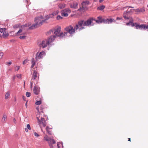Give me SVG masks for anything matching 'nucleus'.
I'll list each match as a JSON object with an SVG mask.
<instances>
[{
    "label": "nucleus",
    "instance_id": "1",
    "mask_svg": "<svg viewBox=\"0 0 148 148\" xmlns=\"http://www.w3.org/2000/svg\"><path fill=\"white\" fill-rule=\"evenodd\" d=\"M55 38V36H51L48 39L43 40L40 43L38 42V45L40 47L43 48H45L54 41Z\"/></svg>",
    "mask_w": 148,
    "mask_h": 148
},
{
    "label": "nucleus",
    "instance_id": "2",
    "mask_svg": "<svg viewBox=\"0 0 148 148\" xmlns=\"http://www.w3.org/2000/svg\"><path fill=\"white\" fill-rule=\"evenodd\" d=\"M42 19H43V17L42 16L36 17L34 21L36 22L35 24L32 25L29 28V29H33L37 27L38 26H41V25H39V24L40 22L42 21H41V20Z\"/></svg>",
    "mask_w": 148,
    "mask_h": 148
},
{
    "label": "nucleus",
    "instance_id": "3",
    "mask_svg": "<svg viewBox=\"0 0 148 148\" xmlns=\"http://www.w3.org/2000/svg\"><path fill=\"white\" fill-rule=\"evenodd\" d=\"M78 25H76L74 28L72 26L70 25L66 27L65 29L67 32V33L72 34H74L75 32V30L78 29Z\"/></svg>",
    "mask_w": 148,
    "mask_h": 148
},
{
    "label": "nucleus",
    "instance_id": "4",
    "mask_svg": "<svg viewBox=\"0 0 148 148\" xmlns=\"http://www.w3.org/2000/svg\"><path fill=\"white\" fill-rule=\"evenodd\" d=\"M38 122V124L40 125V126L41 128V130L44 133L42 128L41 127V126H42L43 127H45L46 126L47 123L46 121L45 120V119L42 117H41L40 119L38 117H37Z\"/></svg>",
    "mask_w": 148,
    "mask_h": 148
},
{
    "label": "nucleus",
    "instance_id": "5",
    "mask_svg": "<svg viewBox=\"0 0 148 148\" xmlns=\"http://www.w3.org/2000/svg\"><path fill=\"white\" fill-rule=\"evenodd\" d=\"M44 138L45 140L48 141L50 148H53L52 144H55L56 143L54 140L50 138H49L46 135L44 136Z\"/></svg>",
    "mask_w": 148,
    "mask_h": 148
},
{
    "label": "nucleus",
    "instance_id": "6",
    "mask_svg": "<svg viewBox=\"0 0 148 148\" xmlns=\"http://www.w3.org/2000/svg\"><path fill=\"white\" fill-rule=\"evenodd\" d=\"M89 1H86L83 2L81 4L82 6L80 7L78 10V11H85L88 8V5L89 4Z\"/></svg>",
    "mask_w": 148,
    "mask_h": 148
},
{
    "label": "nucleus",
    "instance_id": "7",
    "mask_svg": "<svg viewBox=\"0 0 148 148\" xmlns=\"http://www.w3.org/2000/svg\"><path fill=\"white\" fill-rule=\"evenodd\" d=\"M85 23V21L83 20L78 21V24H76V25H78L79 31H80L85 28L84 27L86 26Z\"/></svg>",
    "mask_w": 148,
    "mask_h": 148
},
{
    "label": "nucleus",
    "instance_id": "8",
    "mask_svg": "<svg viewBox=\"0 0 148 148\" xmlns=\"http://www.w3.org/2000/svg\"><path fill=\"white\" fill-rule=\"evenodd\" d=\"M58 12H57L56 13H53L52 14H49L46 16V18L44 20H42L39 23V25H42V24L45 22V21L48 19H49L50 18H52L53 16L56 15V14H58Z\"/></svg>",
    "mask_w": 148,
    "mask_h": 148
},
{
    "label": "nucleus",
    "instance_id": "9",
    "mask_svg": "<svg viewBox=\"0 0 148 148\" xmlns=\"http://www.w3.org/2000/svg\"><path fill=\"white\" fill-rule=\"evenodd\" d=\"M94 21H95V19L93 18H90L86 21H85L86 26L93 25L94 23Z\"/></svg>",
    "mask_w": 148,
    "mask_h": 148
},
{
    "label": "nucleus",
    "instance_id": "10",
    "mask_svg": "<svg viewBox=\"0 0 148 148\" xmlns=\"http://www.w3.org/2000/svg\"><path fill=\"white\" fill-rule=\"evenodd\" d=\"M61 30V28L60 27H58L56 29L54 30H51L50 31V32L51 33V32H53L54 31V33L55 34V35H54L55 36V38L57 37H58L59 36V34H60V32Z\"/></svg>",
    "mask_w": 148,
    "mask_h": 148
},
{
    "label": "nucleus",
    "instance_id": "11",
    "mask_svg": "<svg viewBox=\"0 0 148 148\" xmlns=\"http://www.w3.org/2000/svg\"><path fill=\"white\" fill-rule=\"evenodd\" d=\"M71 10L68 8H67L62 10L61 11V14L62 16L66 17L68 16V13H70Z\"/></svg>",
    "mask_w": 148,
    "mask_h": 148
},
{
    "label": "nucleus",
    "instance_id": "12",
    "mask_svg": "<svg viewBox=\"0 0 148 148\" xmlns=\"http://www.w3.org/2000/svg\"><path fill=\"white\" fill-rule=\"evenodd\" d=\"M133 10L130 9L129 10L128 9L127 11H125L123 14V17L125 19H130V17L128 16V14H130L131 12H132V11Z\"/></svg>",
    "mask_w": 148,
    "mask_h": 148
},
{
    "label": "nucleus",
    "instance_id": "13",
    "mask_svg": "<svg viewBox=\"0 0 148 148\" xmlns=\"http://www.w3.org/2000/svg\"><path fill=\"white\" fill-rule=\"evenodd\" d=\"M45 55V52L44 51H42L40 52L39 54L38 53L36 54V58L37 59H40L43 58Z\"/></svg>",
    "mask_w": 148,
    "mask_h": 148
},
{
    "label": "nucleus",
    "instance_id": "14",
    "mask_svg": "<svg viewBox=\"0 0 148 148\" xmlns=\"http://www.w3.org/2000/svg\"><path fill=\"white\" fill-rule=\"evenodd\" d=\"M38 73L36 71L34 70L32 74V77L31 79L32 81H33L36 80V78L37 77Z\"/></svg>",
    "mask_w": 148,
    "mask_h": 148
},
{
    "label": "nucleus",
    "instance_id": "15",
    "mask_svg": "<svg viewBox=\"0 0 148 148\" xmlns=\"http://www.w3.org/2000/svg\"><path fill=\"white\" fill-rule=\"evenodd\" d=\"M33 92L36 95H38L40 92L39 88L37 86H35L33 89Z\"/></svg>",
    "mask_w": 148,
    "mask_h": 148
},
{
    "label": "nucleus",
    "instance_id": "16",
    "mask_svg": "<svg viewBox=\"0 0 148 148\" xmlns=\"http://www.w3.org/2000/svg\"><path fill=\"white\" fill-rule=\"evenodd\" d=\"M145 11V9L144 7L139 8L136 10V12H143Z\"/></svg>",
    "mask_w": 148,
    "mask_h": 148
},
{
    "label": "nucleus",
    "instance_id": "17",
    "mask_svg": "<svg viewBox=\"0 0 148 148\" xmlns=\"http://www.w3.org/2000/svg\"><path fill=\"white\" fill-rule=\"evenodd\" d=\"M113 20L114 19L112 18L107 19L106 20H104L103 22L104 23L109 24L112 23Z\"/></svg>",
    "mask_w": 148,
    "mask_h": 148
},
{
    "label": "nucleus",
    "instance_id": "18",
    "mask_svg": "<svg viewBox=\"0 0 148 148\" xmlns=\"http://www.w3.org/2000/svg\"><path fill=\"white\" fill-rule=\"evenodd\" d=\"M98 19L97 20H95V21H94V23L95 22L96 23H102L103 22L104 20H102L101 18L100 17H98Z\"/></svg>",
    "mask_w": 148,
    "mask_h": 148
},
{
    "label": "nucleus",
    "instance_id": "19",
    "mask_svg": "<svg viewBox=\"0 0 148 148\" xmlns=\"http://www.w3.org/2000/svg\"><path fill=\"white\" fill-rule=\"evenodd\" d=\"M52 129V127L51 126L50 127L49 126H47L46 128V131L48 134L50 135L51 134V132L50 130L51 129Z\"/></svg>",
    "mask_w": 148,
    "mask_h": 148
},
{
    "label": "nucleus",
    "instance_id": "20",
    "mask_svg": "<svg viewBox=\"0 0 148 148\" xmlns=\"http://www.w3.org/2000/svg\"><path fill=\"white\" fill-rule=\"evenodd\" d=\"M67 34V32H65L64 33L62 32L60 33L59 34V37H60V38H61L64 37H65L66 35Z\"/></svg>",
    "mask_w": 148,
    "mask_h": 148
},
{
    "label": "nucleus",
    "instance_id": "21",
    "mask_svg": "<svg viewBox=\"0 0 148 148\" xmlns=\"http://www.w3.org/2000/svg\"><path fill=\"white\" fill-rule=\"evenodd\" d=\"M77 5L78 3H75L71 4L70 7L72 8H75Z\"/></svg>",
    "mask_w": 148,
    "mask_h": 148
},
{
    "label": "nucleus",
    "instance_id": "22",
    "mask_svg": "<svg viewBox=\"0 0 148 148\" xmlns=\"http://www.w3.org/2000/svg\"><path fill=\"white\" fill-rule=\"evenodd\" d=\"M32 65L31 66V68H32L36 64L34 58H32Z\"/></svg>",
    "mask_w": 148,
    "mask_h": 148
},
{
    "label": "nucleus",
    "instance_id": "23",
    "mask_svg": "<svg viewBox=\"0 0 148 148\" xmlns=\"http://www.w3.org/2000/svg\"><path fill=\"white\" fill-rule=\"evenodd\" d=\"M60 9H62L65 7V5L64 4H60L58 5Z\"/></svg>",
    "mask_w": 148,
    "mask_h": 148
},
{
    "label": "nucleus",
    "instance_id": "24",
    "mask_svg": "<svg viewBox=\"0 0 148 148\" xmlns=\"http://www.w3.org/2000/svg\"><path fill=\"white\" fill-rule=\"evenodd\" d=\"M105 6L104 5H102L98 7L97 9L100 10H102L104 9Z\"/></svg>",
    "mask_w": 148,
    "mask_h": 148
},
{
    "label": "nucleus",
    "instance_id": "25",
    "mask_svg": "<svg viewBox=\"0 0 148 148\" xmlns=\"http://www.w3.org/2000/svg\"><path fill=\"white\" fill-rule=\"evenodd\" d=\"M7 116L5 115H3V118L2 119V121L3 122L6 120Z\"/></svg>",
    "mask_w": 148,
    "mask_h": 148
},
{
    "label": "nucleus",
    "instance_id": "26",
    "mask_svg": "<svg viewBox=\"0 0 148 148\" xmlns=\"http://www.w3.org/2000/svg\"><path fill=\"white\" fill-rule=\"evenodd\" d=\"M9 35L8 33L6 32H4L3 34V37H6Z\"/></svg>",
    "mask_w": 148,
    "mask_h": 148
},
{
    "label": "nucleus",
    "instance_id": "27",
    "mask_svg": "<svg viewBox=\"0 0 148 148\" xmlns=\"http://www.w3.org/2000/svg\"><path fill=\"white\" fill-rule=\"evenodd\" d=\"M10 95V93L9 92H7L5 95V99H8Z\"/></svg>",
    "mask_w": 148,
    "mask_h": 148
},
{
    "label": "nucleus",
    "instance_id": "28",
    "mask_svg": "<svg viewBox=\"0 0 148 148\" xmlns=\"http://www.w3.org/2000/svg\"><path fill=\"white\" fill-rule=\"evenodd\" d=\"M34 83V84H37V82L36 81V82H35L34 81H32L31 80V82H30V85H31V88H32V86H33V83Z\"/></svg>",
    "mask_w": 148,
    "mask_h": 148
},
{
    "label": "nucleus",
    "instance_id": "29",
    "mask_svg": "<svg viewBox=\"0 0 148 148\" xmlns=\"http://www.w3.org/2000/svg\"><path fill=\"white\" fill-rule=\"evenodd\" d=\"M5 30H6V29L5 28H0V32L1 33L4 32Z\"/></svg>",
    "mask_w": 148,
    "mask_h": 148
},
{
    "label": "nucleus",
    "instance_id": "30",
    "mask_svg": "<svg viewBox=\"0 0 148 148\" xmlns=\"http://www.w3.org/2000/svg\"><path fill=\"white\" fill-rule=\"evenodd\" d=\"M26 95L27 97H29L31 95V93L29 92H27L26 93Z\"/></svg>",
    "mask_w": 148,
    "mask_h": 148
},
{
    "label": "nucleus",
    "instance_id": "31",
    "mask_svg": "<svg viewBox=\"0 0 148 148\" xmlns=\"http://www.w3.org/2000/svg\"><path fill=\"white\" fill-rule=\"evenodd\" d=\"M41 101H36V102L35 104L37 105H39L40 104H41Z\"/></svg>",
    "mask_w": 148,
    "mask_h": 148
},
{
    "label": "nucleus",
    "instance_id": "32",
    "mask_svg": "<svg viewBox=\"0 0 148 148\" xmlns=\"http://www.w3.org/2000/svg\"><path fill=\"white\" fill-rule=\"evenodd\" d=\"M26 37V36H20L19 37V38L21 39H25Z\"/></svg>",
    "mask_w": 148,
    "mask_h": 148
},
{
    "label": "nucleus",
    "instance_id": "33",
    "mask_svg": "<svg viewBox=\"0 0 148 148\" xmlns=\"http://www.w3.org/2000/svg\"><path fill=\"white\" fill-rule=\"evenodd\" d=\"M57 19L58 20H60L62 19V17L60 15H58L57 17Z\"/></svg>",
    "mask_w": 148,
    "mask_h": 148
},
{
    "label": "nucleus",
    "instance_id": "34",
    "mask_svg": "<svg viewBox=\"0 0 148 148\" xmlns=\"http://www.w3.org/2000/svg\"><path fill=\"white\" fill-rule=\"evenodd\" d=\"M3 53L2 52H0V60L2 58Z\"/></svg>",
    "mask_w": 148,
    "mask_h": 148
},
{
    "label": "nucleus",
    "instance_id": "35",
    "mask_svg": "<svg viewBox=\"0 0 148 148\" xmlns=\"http://www.w3.org/2000/svg\"><path fill=\"white\" fill-rule=\"evenodd\" d=\"M27 128L29 129V130H31V127L30 125L29 124H27Z\"/></svg>",
    "mask_w": 148,
    "mask_h": 148
},
{
    "label": "nucleus",
    "instance_id": "36",
    "mask_svg": "<svg viewBox=\"0 0 148 148\" xmlns=\"http://www.w3.org/2000/svg\"><path fill=\"white\" fill-rule=\"evenodd\" d=\"M62 145L61 143H57V146L58 148H61V147L60 146H62Z\"/></svg>",
    "mask_w": 148,
    "mask_h": 148
},
{
    "label": "nucleus",
    "instance_id": "37",
    "mask_svg": "<svg viewBox=\"0 0 148 148\" xmlns=\"http://www.w3.org/2000/svg\"><path fill=\"white\" fill-rule=\"evenodd\" d=\"M22 32V30L21 29H20L17 32V35H19V33Z\"/></svg>",
    "mask_w": 148,
    "mask_h": 148
},
{
    "label": "nucleus",
    "instance_id": "38",
    "mask_svg": "<svg viewBox=\"0 0 148 148\" xmlns=\"http://www.w3.org/2000/svg\"><path fill=\"white\" fill-rule=\"evenodd\" d=\"M16 76L18 78H20L21 77V74H17L16 75Z\"/></svg>",
    "mask_w": 148,
    "mask_h": 148
},
{
    "label": "nucleus",
    "instance_id": "39",
    "mask_svg": "<svg viewBox=\"0 0 148 148\" xmlns=\"http://www.w3.org/2000/svg\"><path fill=\"white\" fill-rule=\"evenodd\" d=\"M27 62V60H24L23 62V64H25Z\"/></svg>",
    "mask_w": 148,
    "mask_h": 148
},
{
    "label": "nucleus",
    "instance_id": "40",
    "mask_svg": "<svg viewBox=\"0 0 148 148\" xmlns=\"http://www.w3.org/2000/svg\"><path fill=\"white\" fill-rule=\"evenodd\" d=\"M34 135L36 137H38L39 136V135L36 132H35L34 133Z\"/></svg>",
    "mask_w": 148,
    "mask_h": 148
},
{
    "label": "nucleus",
    "instance_id": "41",
    "mask_svg": "<svg viewBox=\"0 0 148 148\" xmlns=\"http://www.w3.org/2000/svg\"><path fill=\"white\" fill-rule=\"evenodd\" d=\"M133 8V7H131V6H126L123 8V9H126L127 8Z\"/></svg>",
    "mask_w": 148,
    "mask_h": 148
},
{
    "label": "nucleus",
    "instance_id": "42",
    "mask_svg": "<svg viewBox=\"0 0 148 148\" xmlns=\"http://www.w3.org/2000/svg\"><path fill=\"white\" fill-rule=\"evenodd\" d=\"M7 64L9 66L10 65L12 64V62H7Z\"/></svg>",
    "mask_w": 148,
    "mask_h": 148
},
{
    "label": "nucleus",
    "instance_id": "43",
    "mask_svg": "<svg viewBox=\"0 0 148 148\" xmlns=\"http://www.w3.org/2000/svg\"><path fill=\"white\" fill-rule=\"evenodd\" d=\"M18 26L17 25H15L13 27L14 28H16L18 27Z\"/></svg>",
    "mask_w": 148,
    "mask_h": 148
},
{
    "label": "nucleus",
    "instance_id": "44",
    "mask_svg": "<svg viewBox=\"0 0 148 148\" xmlns=\"http://www.w3.org/2000/svg\"><path fill=\"white\" fill-rule=\"evenodd\" d=\"M13 122L15 124H16V121L15 118H14L13 119Z\"/></svg>",
    "mask_w": 148,
    "mask_h": 148
},
{
    "label": "nucleus",
    "instance_id": "45",
    "mask_svg": "<svg viewBox=\"0 0 148 148\" xmlns=\"http://www.w3.org/2000/svg\"><path fill=\"white\" fill-rule=\"evenodd\" d=\"M16 67H17V69H16V70L18 71L20 68V66H16Z\"/></svg>",
    "mask_w": 148,
    "mask_h": 148
},
{
    "label": "nucleus",
    "instance_id": "46",
    "mask_svg": "<svg viewBox=\"0 0 148 148\" xmlns=\"http://www.w3.org/2000/svg\"><path fill=\"white\" fill-rule=\"evenodd\" d=\"M28 129H27V128H25V131L27 132H28Z\"/></svg>",
    "mask_w": 148,
    "mask_h": 148
},
{
    "label": "nucleus",
    "instance_id": "47",
    "mask_svg": "<svg viewBox=\"0 0 148 148\" xmlns=\"http://www.w3.org/2000/svg\"><path fill=\"white\" fill-rule=\"evenodd\" d=\"M27 101L26 102V103H25V106L26 107V108H27Z\"/></svg>",
    "mask_w": 148,
    "mask_h": 148
},
{
    "label": "nucleus",
    "instance_id": "48",
    "mask_svg": "<svg viewBox=\"0 0 148 148\" xmlns=\"http://www.w3.org/2000/svg\"><path fill=\"white\" fill-rule=\"evenodd\" d=\"M116 19L117 20H120L121 19V18H120L119 17H117Z\"/></svg>",
    "mask_w": 148,
    "mask_h": 148
},
{
    "label": "nucleus",
    "instance_id": "49",
    "mask_svg": "<svg viewBox=\"0 0 148 148\" xmlns=\"http://www.w3.org/2000/svg\"><path fill=\"white\" fill-rule=\"evenodd\" d=\"M104 0H99V2L101 3V2H102V1H103Z\"/></svg>",
    "mask_w": 148,
    "mask_h": 148
},
{
    "label": "nucleus",
    "instance_id": "50",
    "mask_svg": "<svg viewBox=\"0 0 148 148\" xmlns=\"http://www.w3.org/2000/svg\"><path fill=\"white\" fill-rule=\"evenodd\" d=\"M15 76L13 78V80H14L15 79Z\"/></svg>",
    "mask_w": 148,
    "mask_h": 148
},
{
    "label": "nucleus",
    "instance_id": "51",
    "mask_svg": "<svg viewBox=\"0 0 148 148\" xmlns=\"http://www.w3.org/2000/svg\"><path fill=\"white\" fill-rule=\"evenodd\" d=\"M128 141H130V138H129V139H128Z\"/></svg>",
    "mask_w": 148,
    "mask_h": 148
},
{
    "label": "nucleus",
    "instance_id": "52",
    "mask_svg": "<svg viewBox=\"0 0 148 148\" xmlns=\"http://www.w3.org/2000/svg\"><path fill=\"white\" fill-rule=\"evenodd\" d=\"M26 1L27 3H28V0H26Z\"/></svg>",
    "mask_w": 148,
    "mask_h": 148
},
{
    "label": "nucleus",
    "instance_id": "53",
    "mask_svg": "<svg viewBox=\"0 0 148 148\" xmlns=\"http://www.w3.org/2000/svg\"><path fill=\"white\" fill-rule=\"evenodd\" d=\"M24 96H23V99L24 100H25V99L24 98Z\"/></svg>",
    "mask_w": 148,
    "mask_h": 148
},
{
    "label": "nucleus",
    "instance_id": "54",
    "mask_svg": "<svg viewBox=\"0 0 148 148\" xmlns=\"http://www.w3.org/2000/svg\"><path fill=\"white\" fill-rule=\"evenodd\" d=\"M25 85V82H24V85Z\"/></svg>",
    "mask_w": 148,
    "mask_h": 148
}]
</instances>
